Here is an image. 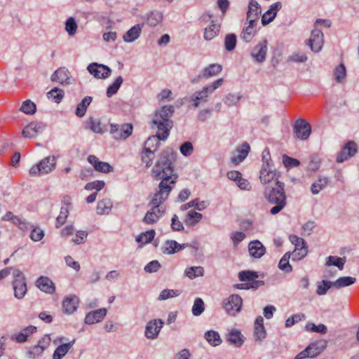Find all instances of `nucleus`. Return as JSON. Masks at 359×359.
Wrapping results in <instances>:
<instances>
[{
    "label": "nucleus",
    "instance_id": "f257e3e1",
    "mask_svg": "<svg viewBox=\"0 0 359 359\" xmlns=\"http://www.w3.org/2000/svg\"><path fill=\"white\" fill-rule=\"evenodd\" d=\"M174 154L169 150H164L151 170L153 178L161 181L158 184V191L149 204L151 208L142 219L147 224L156 223L165 212L163 203L168 198L177 179V175L174 173Z\"/></svg>",
    "mask_w": 359,
    "mask_h": 359
},
{
    "label": "nucleus",
    "instance_id": "f03ea898",
    "mask_svg": "<svg viewBox=\"0 0 359 359\" xmlns=\"http://www.w3.org/2000/svg\"><path fill=\"white\" fill-rule=\"evenodd\" d=\"M173 113L174 107L172 105H165L156 111L153 116L151 128L157 129L158 137L163 140L168 137L170 130L173 126L171 120Z\"/></svg>",
    "mask_w": 359,
    "mask_h": 359
},
{
    "label": "nucleus",
    "instance_id": "7ed1b4c3",
    "mask_svg": "<svg viewBox=\"0 0 359 359\" xmlns=\"http://www.w3.org/2000/svg\"><path fill=\"white\" fill-rule=\"evenodd\" d=\"M285 184L277 181L276 187H267L265 188L264 195L266 199L271 204H275L270 212L276 215L280 212L286 205V196L285 192Z\"/></svg>",
    "mask_w": 359,
    "mask_h": 359
},
{
    "label": "nucleus",
    "instance_id": "20e7f679",
    "mask_svg": "<svg viewBox=\"0 0 359 359\" xmlns=\"http://www.w3.org/2000/svg\"><path fill=\"white\" fill-rule=\"evenodd\" d=\"M224 82V79L220 78L214 81L210 84L205 86L201 90L196 91L191 96L189 102L192 103V106L195 108L198 107L200 104L208 102L209 94L212 93L215 90L222 86Z\"/></svg>",
    "mask_w": 359,
    "mask_h": 359
},
{
    "label": "nucleus",
    "instance_id": "39448f33",
    "mask_svg": "<svg viewBox=\"0 0 359 359\" xmlns=\"http://www.w3.org/2000/svg\"><path fill=\"white\" fill-rule=\"evenodd\" d=\"M56 160L54 156H48L39 163L33 165L29 170L31 175H46L55 168Z\"/></svg>",
    "mask_w": 359,
    "mask_h": 359
},
{
    "label": "nucleus",
    "instance_id": "423d86ee",
    "mask_svg": "<svg viewBox=\"0 0 359 359\" xmlns=\"http://www.w3.org/2000/svg\"><path fill=\"white\" fill-rule=\"evenodd\" d=\"M14 280L13 287L14 295L17 299H22L27 292V284L23 273L19 269H15L13 272Z\"/></svg>",
    "mask_w": 359,
    "mask_h": 359
},
{
    "label": "nucleus",
    "instance_id": "0eeeda50",
    "mask_svg": "<svg viewBox=\"0 0 359 359\" xmlns=\"http://www.w3.org/2000/svg\"><path fill=\"white\" fill-rule=\"evenodd\" d=\"M290 241L294 245V250L292 253L293 260H300L305 257L308 253V249L305 241L296 235H290Z\"/></svg>",
    "mask_w": 359,
    "mask_h": 359
},
{
    "label": "nucleus",
    "instance_id": "6e6552de",
    "mask_svg": "<svg viewBox=\"0 0 359 359\" xmlns=\"http://www.w3.org/2000/svg\"><path fill=\"white\" fill-rule=\"evenodd\" d=\"M280 174L273 168V165L270 162L266 161V163H263L259 172V179L262 184H266L271 183L273 180L277 182Z\"/></svg>",
    "mask_w": 359,
    "mask_h": 359
},
{
    "label": "nucleus",
    "instance_id": "1a4fd4ad",
    "mask_svg": "<svg viewBox=\"0 0 359 359\" xmlns=\"http://www.w3.org/2000/svg\"><path fill=\"white\" fill-rule=\"evenodd\" d=\"M243 300L238 294H232L223 302L225 311L230 316H236L241 309Z\"/></svg>",
    "mask_w": 359,
    "mask_h": 359
},
{
    "label": "nucleus",
    "instance_id": "9d476101",
    "mask_svg": "<svg viewBox=\"0 0 359 359\" xmlns=\"http://www.w3.org/2000/svg\"><path fill=\"white\" fill-rule=\"evenodd\" d=\"M306 44L309 46L311 50L315 53H318L324 44V35L322 31L318 28H314L309 39L306 41Z\"/></svg>",
    "mask_w": 359,
    "mask_h": 359
},
{
    "label": "nucleus",
    "instance_id": "9b49d317",
    "mask_svg": "<svg viewBox=\"0 0 359 359\" xmlns=\"http://www.w3.org/2000/svg\"><path fill=\"white\" fill-rule=\"evenodd\" d=\"M294 133L297 139L307 140L311 133V125L306 120L299 118L294 124Z\"/></svg>",
    "mask_w": 359,
    "mask_h": 359
},
{
    "label": "nucleus",
    "instance_id": "f8f14e48",
    "mask_svg": "<svg viewBox=\"0 0 359 359\" xmlns=\"http://www.w3.org/2000/svg\"><path fill=\"white\" fill-rule=\"evenodd\" d=\"M266 39L258 43L251 50L250 55L256 62L262 63L265 61L268 50Z\"/></svg>",
    "mask_w": 359,
    "mask_h": 359
},
{
    "label": "nucleus",
    "instance_id": "ddd939ff",
    "mask_svg": "<svg viewBox=\"0 0 359 359\" xmlns=\"http://www.w3.org/2000/svg\"><path fill=\"white\" fill-rule=\"evenodd\" d=\"M238 278L241 281L247 283L252 289L256 290L259 286L264 285L262 280H258V274L257 272L251 271H243L238 273Z\"/></svg>",
    "mask_w": 359,
    "mask_h": 359
},
{
    "label": "nucleus",
    "instance_id": "4468645a",
    "mask_svg": "<svg viewBox=\"0 0 359 359\" xmlns=\"http://www.w3.org/2000/svg\"><path fill=\"white\" fill-rule=\"evenodd\" d=\"M110 132L116 140H125L133 132L131 124L126 123L121 126L111 125Z\"/></svg>",
    "mask_w": 359,
    "mask_h": 359
},
{
    "label": "nucleus",
    "instance_id": "2eb2a0df",
    "mask_svg": "<svg viewBox=\"0 0 359 359\" xmlns=\"http://www.w3.org/2000/svg\"><path fill=\"white\" fill-rule=\"evenodd\" d=\"M87 69L97 79H106L110 76L111 72V69L107 66L96 62L90 64Z\"/></svg>",
    "mask_w": 359,
    "mask_h": 359
},
{
    "label": "nucleus",
    "instance_id": "dca6fc26",
    "mask_svg": "<svg viewBox=\"0 0 359 359\" xmlns=\"http://www.w3.org/2000/svg\"><path fill=\"white\" fill-rule=\"evenodd\" d=\"M222 71V66L219 64L214 63L210 65L203 69L201 73L198 76L197 79H194L193 83L197 82L200 79H208L210 77L218 75Z\"/></svg>",
    "mask_w": 359,
    "mask_h": 359
},
{
    "label": "nucleus",
    "instance_id": "f3484780",
    "mask_svg": "<svg viewBox=\"0 0 359 359\" xmlns=\"http://www.w3.org/2000/svg\"><path fill=\"white\" fill-rule=\"evenodd\" d=\"M357 151V145L353 142H348L341 150L337 156V162L342 163L353 156Z\"/></svg>",
    "mask_w": 359,
    "mask_h": 359
},
{
    "label": "nucleus",
    "instance_id": "a211bd4d",
    "mask_svg": "<svg viewBox=\"0 0 359 359\" xmlns=\"http://www.w3.org/2000/svg\"><path fill=\"white\" fill-rule=\"evenodd\" d=\"M163 325V321L160 319L149 321L146 326L145 336L148 339H155L161 331Z\"/></svg>",
    "mask_w": 359,
    "mask_h": 359
},
{
    "label": "nucleus",
    "instance_id": "6ab92c4d",
    "mask_svg": "<svg viewBox=\"0 0 359 359\" xmlns=\"http://www.w3.org/2000/svg\"><path fill=\"white\" fill-rule=\"evenodd\" d=\"M88 161L94 167L95 170L104 173H108L113 170L112 166L108 163L101 161L94 155L88 157Z\"/></svg>",
    "mask_w": 359,
    "mask_h": 359
},
{
    "label": "nucleus",
    "instance_id": "aec40b11",
    "mask_svg": "<svg viewBox=\"0 0 359 359\" xmlns=\"http://www.w3.org/2000/svg\"><path fill=\"white\" fill-rule=\"evenodd\" d=\"M282 8L281 2H276L273 4L270 8L262 15V23L263 25H266L273 20L276 18L277 12Z\"/></svg>",
    "mask_w": 359,
    "mask_h": 359
},
{
    "label": "nucleus",
    "instance_id": "412c9836",
    "mask_svg": "<svg viewBox=\"0 0 359 359\" xmlns=\"http://www.w3.org/2000/svg\"><path fill=\"white\" fill-rule=\"evenodd\" d=\"M248 251L250 256L259 259L265 254L266 248L260 241L256 240L249 243Z\"/></svg>",
    "mask_w": 359,
    "mask_h": 359
},
{
    "label": "nucleus",
    "instance_id": "4be33fe9",
    "mask_svg": "<svg viewBox=\"0 0 359 359\" xmlns=\"http://www.w3.org/2000/svg\"><path fill=\"white\" fill-rule=\"evenodd\" d=\"M107 310L100 309L88 313L85 318V323L88 325L100 322L106 316Z\"/></svg>",
    "mask_w": 359,
    "mask_h": 359
},
{
    "label": "nucleus",
    "instance_id": "5701e85b",
    "mask_svg": "<svg viewBox=\"0 0 359 359\" xmlns=\"http://www.w3.org/2000/svg\"><path fill=\"white\" fill-rule=\"evenodd\" d=\"M36 286L46 293L52 294L55 292L53 283L48 277L41 276L36 282Z\"/></svg>",
    "mask_w": 359,
    "mask_h": 359
},
{
    "label": "nucleus",
    "instance_id": "b1692460",
    "mask_svg": "<svg viewBox=\"0 0 359 359\" xmlns=\"http://www.w3.org/2000/svg\"><path fill=\"white\" fill-rule=\"evenodd\" d=\"M226 341L236 347H240L244 342V337L239 330L232 329L226 336Z\"/></svg>",
    "mask_w": 359,
    "mask_h": 359
},
{
    "label": "nucleus",
    "instance_id": "393cba45",
    "mask_svg": "<svg viewBox=\"0 0 359 359\" xmlns=\"http://www.w3.org/2000/svg\"><path fill=\"white\" fill-rule=\"evenodd\" d=\"M79 302V298L76 296H71L65 298L62 303L64 312L68 314L74 313L77 309Z\"/></svg>",
    "mask_w": 359,
    "mask_h": 359
},
{
    "label": "nucleus",
    "instance_id": "a878e982",
    "mask_svg": "<svg viewBox=\"0 0 359 359\" xmlns=\"http://www.w3.org/2000/svg\"><path fill=\"white\" fill-rule=\"evenodd\" d=\"M249 25L244 27L241 37L245 42H250L256 34V29L255 25L257 22L255 19L248 20Z\"/></svg>",
    "mask_w": 359,
    "mask_h": 359
},
{
    "label": "nucleus",
    "instance_id": "bb28decb",
    "mask_svg": "<svg viewBox=\"0 0 359 359\" xmlns=\"http://www.w3.org/2000/svg\"><path fill=\"white\" fill-rule=\"evenodd\" d=\"M51 80L61 84L69 83V71L65 67L59 68L52 74Z\"/></svg>",
    "mask_w": 359,
    "mask_h": 359
},
{
    "label": "nucleus",
    "instance_id": "cd10ccee",
    "mask_svg": "<svg viewBox=\"0 0 359 359\" xmlns=\"http://www.w3.org/2000/svg\"><path fill=\"white\" fill-rule=\"evenodd\" d=\"M327 342L325 339H320L310 344L308 347H311L310 354L311 358L316 357L320 354L327 347Z\"/></svg>",
    "mask_w": 359,
    "mask_h": 359
},
{
    "label": "nucleus",
    "instance_id": "c85d7f7f",
    "mask_svg": "<svg viewBox=\"0 0 359 359\" xmlns=\"http://www.w3.org/2000/svg\"><path fill=\"white\" fill-rule=\"evenodd\" d=\"M219 31L220 25L212 21L211 24L204 29L203 37L205 40L210 41L219 34Z\"/></svg>",
    "mask_w": 359,
    "mask_h": 359
},
{
    "label": "nucleus",
    "instance_id": "c756f323",
    "mask_svg": "<svg viewBox=\"0 0 359 359\" xmlns=\"http://www.w3.org/2000/svg\"><path fill=\"white\" fill-rule=\"evenodd\" d=\"M261 13L260 6L255 0H251L248 5L247 20L255 19L257 22L259 14Z\"/></svg>",
    "mask_w": 359,
    "mask_h": 359
},
{
    "label": "nucleus",
    "instance_id": "7c9ffc66",
    "mask_svg": "<svg viewBox=\"0 0 359 359\" xmlns=\"http://www.w3.org/2000/svg\"><path fill=\"white\" fill-rule=\"evenodd\" d=\"M36 331V327L33 325H29L23 329L18 334H15L13 338L19 343H23L27 340L28 337Z\"/></svg>",
    "mask_w": 359,
    "mask_h": 359
},
{
    "label": "nucleus",
    "instance_id": "2f4dec72",
    "mask_svg": "<svg viewBox=\"0 0 359 359\" xmlns=\"http://www.w3.org/2000/svg\"><path fill=\"white\" fill-rule=\"evenodd\" d=\"M74 342L75 339H73L69 343L62 344L57 347L53 353V359H62L72 347Z\"/></svg>",
    "mask_w": 359,
    "mask_h": 359
},
{
    "label": "nucleus",
    "instance_id": "473e14b6",
    "mask_svg": "<svg viewBox=\"0 0 359 359\" xmlns=\"http://www.w3.org/2000/svg\"><path fill=\"white\" fill-rule=\"evenodd\" d=\"M330 182V179L325 176H319L317 182L311 185V191L313 194H318L322 189L325 188Z\"/></svg>",
    "mask_w": 359,
    "mask_h": 359
},
{
    "label": "nucleus",
    "instance_id": "72a5a7b5",
    "mask_svg": "<svg viewBox=\"0 0 359 359\" xmlns=\"http://www.w3.org/2000/svg\"><path fill=\"white\" fill-rule=\"evenodd\" d=\"M202 215L195 210L189 211L184 218V223L189 226H195L202 219Z\"/></svg>",
    "mask_w": 359,
    "mask_h": 359
},
{
    "label": "nucleus",
    "instance_id": "f704fd0d",
    "mask_svg": "<svg viewBox=\"0 0 359 359\" xmlns=\"http://www.w3.org/2000/svg\"><path fill=\"white\" fill-rule=\"evenodd\" d=\"M112 208V202L109 198H104L100 201L97 205V213L98 215H107Z\"/></svg>",
    "mask_w": 359,
    "mask_h": 359
},
{
    "label": "nucleus",
    "instance_id": "c9c22d12",
    "mask_svg": "<svg viewBox=\"0 0 359 359\" xmlns=\"http://www.w3.org/2000/svg\"><path fill=\"white\" fill-rule=\"evenodd\" d=\"M141 31L142 28L140 25L133 26L123 35L124 41L126 42L135 41L140 36Z\"/></svg>",
    "mask_w": 359,
    "mask_h": 359
},
{
    "label": "nucleus",
    "instance_id": "e433bc0d",
    "mask_svg": "<svg viewBox=\"0 0 359 359\" xmlns=\"http://www.w3.org/2000/svg\"><path fill=\"white\" fill-rule=\"evenodd\" d=\"M154 151H152L150 148H144L141 152V160L142 163L145 164L147 168L150 167L152 165L153 160L155 157Z\"/></svg>",
    "mask_w": 359,
    "mask_h": 359
},
{
    "label": "nucleus",
    "instance_id": "4c0bfd02",
    "mask_svg": "<svg viewBox=\"0 0 359 359\" xmlns=\"http://www.w3.org/2000/svg\"><path fill=\"white\" fill-rule=\"evenodd\" d=\"M184 248L175 241H167L164 244L163 252L167 254H174L179 252Z\"/></svg>",
    "mask_w": 359,
    "mask_h": 359
},
{
    "label": "nucleus",
    "instance_id": "58836bf2",
    "mask_svg": "<svg viewBox=\"0 0 359 359\" xmlns=\"http://www.w3.org/2000/svg\"><path fill=\"white\" fill-rule=\"evenodd\" d=\"M39 129L40 126L37 123H31L23 128L22 136L26 138L33 137L39 133Z\"/></svg>",
    "mask_w": 359,
    "mask_h": 359
},
{
    "label": "nucleus",
    "instance_id": "ea45409f",
    "mask_svg": "<svg viewBox=\"0 0 359 359\" xmlns=\"http://www.w3.org/2000/svg\"><path fill=\"white\" fill-rule=\"evenodd\" d=\"M184 275L190 279L204 275V269L202 266H191L185 269Z\"/></svg>",
    "mask_w": 359,
    "mask_h": 359
},
{
    "label": "nucleus",
    "instance_id": "a19ab883",
    "mask_svg": "<svg viewBox=\"0 0 359 359\" xmlns=\"http://www.w3.org/2000/svg\"><path fill=\"white\" fill-rule=\"evenodd\" d=\"M205 339L214 346H218L222 343V339L219 333L216 331H208L205 334Z\"/></svg>",
    "mask_w": 359,
    "mask_h": 359
},
{
    "label": "nucleus",
    "instance_id": "79ce46f5",
    "mask_svg": "<svg viewBox=\"0 0 359 359\" xmlns=\"http://www.w3.org/2000/svg\"><path fill=\"white\" fill-rule=\"evenodd\" d=\"M355 281V278L350 276L341 277L336 281L332 283V286L337 289H339L343 287L349 286L353 284Z\"/></svg>",
    "mask_w": 359,
    "mask_h": 359
},
{
    "label": "nucleus",
    "instance_id": "37998d69",
    "mask_svg": "<svg viewBox=\"0 0 359 359\" xmlns=\"http://www.w3.org/2000/svg\"><path fill=\"white\" fill-rule=\"evenodd\" d=\"M346 262L345 257H338L336 256H329L327 258L326 265L327 266H335L339 268V269L342 270L344 269V264Z\"/></svg>",
    "mask_w": 359,
    "mask_h": 359
},
{
    "label": "nucleus",
    "instance_id": "c03bdc74",
    "mask_svg": "<svg viewBox=\"0 0 359 359\" xmlns=\"http://www.w3.org/2000/svg\"><path fill=\"white\" fill-rule=\"evenodd\" d=\"M64 91L58 88H54L47 93L48 99L52 100L56 103H60L64 97Z\"/></svg>",
    "mask_w": 359,
    "mask_h": 359
},
{
    "label": "nucleus",
    "instance_id": "a18cd8bd",
    "mask_svg": "<svg viewBox=\"0 0 359 359\" xmlns=\"http://www.w3.org/2000/svg\"><path fill=\"white\" fill-rule=\"evenodd\" d=\"M346 76V69L344 64L337 66L334 71V79L337 83H341Z\"/></svg>",
    "mask_w": 359,
    "mask_h": 359
},
{
    "label": "nucleus",
    "instance_id": "49530a36",
    "mask_svg": "<svg viewBox=\"0 0 359 359\" xmlns=\"http://www.w3.org/2000/svg\"><path fill=\"white\" fill-rule=\"evenodd\" d=\"M69 215V208L67 205H64L61 207L60 215L57 216L56 219V227L59 228L62 225H63Z\"/></svg>",
    "mask_w": 359,
    "mask_h": 359
},
{
    "label": "nucleus",
    "instance_id": "de8ad7c7",
    "mask_svg": "<svg viewBox=\"0 0 359 359\" xmlns=\"http://www.w3.org/2000/svg\"><path fill=\"white\" fill-rule=\"evenodd\" d=\"M122 83H123V78L121 76H118L116 79V80L114 81V82L107 88V97H110L113 95L116 94L117 93V91L118 90Z\"/></svg>",
    "mask_w": 359,
    "mask_h": 359
},
{
    "label": "nucleus",
    "instance_id": "09e8293b",
    "mask_svg": "<svg viewBox=\"0 0 359 359\" xmlns=\"http://www.w3.org/2000/svg\"><path fill=\"white\" fill-rule=\"evenodd\" d=\"M36 104L29 100L22 102L20 110L26 114H33L36 112Z\"/></svg>",
    "mask_w": 359,
    "mask_h": 359
},
{
    "label": "nucleus",
    "instance_id": "8fccbe9b",
    "mask_svg": "<svg viewBox=\"0 0 359 359\" xmlns=\"http://www.w3.org/2000/svg\"><path fill=\"white\" fill-rule=\"evenodd\" d=\"M154 236H155V231L153 229L149 230L144 233H142L141 235H140L137 238L136 241L138 243H142L143 244H146V243L151 242L154 239Z\"/></svg>",
    "mask_w": 359,
    "mask_h": 359
},
{
    "label": "nucleus",
    "instance_id": "3c124183",
    "mask_svg": "<svg viewBox=\"0 0 359 359\" xmlns=\"http://www.w3.org/2000/svg\"><path fill=\"white\" fill-rule=\"evenodd\" d=\"M305 330L308 332H318L325 334L327 331V327L323 324L316 325L313 323H309L305 327Z\"/></svg>",
    "mask_w": 359,
    "mask_h": 359
},
{
    "label": "nucleus",
    "instance_id": "603ef678",
    "mask_svg": "<svg viewBox=\"0 0 359 359\" xmlns=\"http://www.w3.org/2000/svg\"><path fill=\"white\" fill-rule=\"evenodd\" d=\"M162 140L158 137V132H156V135L154 136L149 137L144 143V148L154 147L152 151H156L160 144L159 141Z\"/></svg>",
    "mask_w": 359,
    "mask_h": 359
},
{
    "label": "nucleus",
    "instance_id": "864d4df0",
    "mask_svg": "<svg viewBox=\"0 0 359 359\" xmlns=\"http://www.w3.org/2000/svg\"><path fill=\"white\" fill-rule=\"evenodd\" d=\"M290 257V253H285L283 257L280 259L278 266L279 268L285 271V272H290L292 270L291 265L289 264V259Z\"/></svg>",
    "mask_w": 359,
    "mask_h": 359
},
{
    "label": "nucleus",
    "instance_id": "5fc2aeb1",
    "mask_svg": "<svg viewBox=\"0 0 359 359\" xmlns=\"http://www.w3.org/2000/svg\"><path fill=\"white\" fill-rule=\"evenodd\" d=\"M236 45V36L233 34H227L224 40L225 48L228 51L233 50Z\"/></svg>",
    "mask_w": 359,
    "mask_h": 359
},
{
    "label": "nucleus",
    "instance_id": "6e6d98bb",
    "mask_svg": "<svg viewBox=\"0 0 359 359\" xmlns=\"http://www.w3.org/2000/svg\"><path fill=\"white\" fill-rule=\"evenodd\" d=\"M204 311V303L201 298H196L192 307V313L194 316H200Z\"/></svg>",
    "mask_w": 359,
    "mask_h": 359
},
{
    "label": "nucleus",
    "instance_id": "4d7b16f0",
    "mask_svg": "<svg viewBox=\"0 0 359 359\" xmlns=\"http://www.w3.org/2000/svg\"><path fill=\"white\" fill-rule=\"evenodd\" d=\"M180 294V292L178 290H168V289H165V290H163L161 292V294H160V295L158 297V299L159 300H165V299H169V298L177 297Z\"/></svg>",
    "mask_w": 359,
    "mask_h": 359
},
{
    "label": "nucleus",
    "instance_id": "13d9d810",
    "mask_svg": "<svg viewBox=\"0 0 359 359\" xmlns=\"http://www.w3.org/2000/svg\"><path fill=\"white\" fill-rule=\"evenodd\" d=\"M163 18V15L159 12H152L147 18V24L154 27L157 25Z\"/></svg>",
    "mask_w": 359,
    "mask_h": 359
},
{
    "label": "nucleus",
    "instance_id": "bf43d9fd",
    "mask_svg": "<svg viewBox=\"0 0 359 359\" xmlns=\"http://www.w3.org/2000/svg\"><path fill=\"white\" fill-rule=\"evenodd\" d=\"M283 163L286 168H294L297 167L300 164L299 160L290 157L287 155H283Z\"/></svg>",
    "mask_w": 359,
    "mask_h": 359
},
{
    "label": "nucleus",
    "instance_id": "052dcab7",
    "mask_svg": "<svg viewBox=\"0 0 359 359\" xmlns=\"http://www.w3.org/2000/svg\"><path fill=\"white\" fill-rule=\"evenodd\" d=\"M65 29L69 35H74L77 29V25L75 22V20L73 18H69L67 19L66 22Z\"/></svg>",
    "mask_w": 359,
    "mask_h": 359
},
{
    "label": "nucleus",
    "instance_id": "680f3d73",
    "mask_svg": "<svg viewBox=\"0 0 359 359\" xmlns=\"http://www.w3.org/2000/svg\"><path fill=\"white\" fill-rule=\"evenodd\" d=\"M43 351V348H41L40 346L36 345L30 348L27 352V355L29 358L34 359L41 355Z\"/></svg>",
    "mask_w": 359,
    "mask_h": 359
},
{
    "label": "nucleus",
    "instance_id": "e2e57ef3",
    "mask_svg": "<svg viewBox=\"0 0 359 359\" xmlns=\"http://www.w3.org/2000/svg\"><path fill=\"white\" fill-rule=\"evenodd\" d=\"M332 286V283L327 280H323L322 284L318 285L316 293L318 295L325 294L327 291Z\"/></svg>",
    "mask_w": 359,
    "mask_h": 359
},
{
    "label": "nucleus",
    "instance_id": "0e129e2a",
    "mask_svg": "<svg viewBox=\"0 0 359 359\" xmlns=\"http://www.w3.org/2000/svg\"><path fill=\"white\" fill-rule=\"evenodd\" d=\"M104 187V182L103 181H94L89 182L86 184L85 189L88 191L95 189L96 191L101 190Z\"/></svg>",
    "mask_w": 359,
    "mask_h": 359
},
{
    "label": "nucleus",
    "instance_id": "69168bd1",
    "mask_svg": "<svg viewBox=\"0 0 359 359\" xmlns=\"http://www.w3.org/2000/svg\"><path fill=\"white\" fill-rule=\"evenodd\" d=\"M180 151L185 156H190L194 151L192 144L190 142H186L183 143L180 146Z\"/></svg>",
    "mask_w": 359,
    "mask_h": 359
},
{
    "label": "nucleus",
    "instance_id": "338daca9",
    "mask_svg": "<svg viewBox=\"0 0 359 359\" xmlns=\"http://www.w3.org/2000/svg\"><path fill=\"white\" fill-rule=\"evenodd\" d=\"M308 57L305 53H294L289 57V60L295 62H305Z\"/></svg>",
    "mask_w": 359,
    "mask_h": 359
},
{
    "label": "nucleus",
    "instance_id": "774afa93",
    "mask_svg": "<svg viewBox=\"0 0 359 359\" xmlns=\"http://www.w3.org/2000/svg\"><path fill=\"white\" fill-rule=\"evenodd\" d=\"M254 335L256 338V340L262 341V339H265L266 332L264 326L255 327Z\"/></svg>",
    "mask_w": 359,
    "mask_h": 359
}]
</instances>
